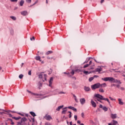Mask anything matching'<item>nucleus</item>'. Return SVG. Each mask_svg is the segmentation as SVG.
<instances>
[{
  "instance_id": "f257e3e1",
  "label": "nucleus",
  "mask_w": 125,
  "mask_h": 125,
  "mask_svg": "<svg viewBox=\"0 0 125 125\" xmlns=\"http://www.w3.org/2000/svg\"><path fill=\"white\" fill-rule=\"evenodd\" d=\"M94 98L95 101H96L97 99L98 101H99V102H101L102 103V102H101L100 100H104V101H107L108 103L110 104V101H109V99H108V98H104L103 96L100 94H95Z\"/></svg>"
},
{
  "instance_id": "f03ea898",
  "label": "nucleus",
  "mask_w": 125,
  "mask_h": 125,
  "mask_svg": "<svg viewBox=\"0 0 125 125\" xmlns=\"http://www.w3.org/2000/svg\"><path fill=\"white\" fill-rule=\"evenodd\" d=\"M102 81H104V82H110V83H121L120 81L115 79V78L113 77H106L102 78Z\"/></svg>"
},
{
  "instance_id": "7ed1b4c3",
  "label": "nucleus",
  "mask_w": 125,
  "mask_h": 125,
  "mask_svg": "<svg viewBox=\"0 0 125 125\" xmlns=\"http://www.w3.org/2000/svg\"><path fill=\"white\" fill-rule=\"evenodd\" d=\"M39 79H40L41 82H44L45 81H46V77H47V75L43 73H42L41 74L39 75Z\"/></svg>"
},
{
  "instance_id": "20e7f679",
  "label": "nucleus",
  "mask_w": 125,
  "mask_h": 125,
  "mask_svg": "<svg viewBox=\"0 0 125 125\" xmlns=\"http://www.w3.org/2000/svg\"><path fill=\"white\" fill-rule=\"evenodd\" d=\"M91 87L92 90H94V89H97V88H100V83H98L96 84L92 85Z\"/></svg>"
},
{
  "instance_id": "39448f33",
  "label": "nucleus",
  "mask_w": 125,
  "mask_h": 125,
  "mask_svg": "<svg viewBox=\"0 0 125 125\" xmlns=\"http://www.w3.org/2000/svg\"><path fill=\"white\" fill-rule=\"evenodd\" d=\"M44 118L47 121H50L51 120H52V117H51V116L50 115H48V114H46Z\"/></svg>"
},
{
  "instance_id": "423d86ee",
  "label": "nucleus",
  "mask_w": 125,
  "mask_h": 125,
  "mask_svg": "<svg viewBox=\"0 0 125 125\" xmlns=\"http://www.w3.org/2000/svg\"><path fill=\"white\" fill-rule=\"evenodd\" d=\"M80 103L82 105H83L85 103V99L84 98H81L80 99Z\"/></svg>"
},
{
  "instance_id": "0eeeda50",
  "label": "nucleus",
  "mask_w": 125,
  "mask_h": 125,
  "mask_svg": "<svg viewBox=\"0 0 125 125\" xmlns=\"http://www.w3.org/2000/svg\"><path fill=\"white\" fill-rule=\"evenodd\" d=\"M91 103L92 104V107H94V108H96V103H95V102H94V101H93V100H91Z\"/></svg>"
},
{
  "instance_id": "6e6552de",
  "label": "nucleus",
  "mask_w": 125,
  "mask_h": 125,
  "mask_svg": "<svg viewBox=\"0 0 125 125\" xmlns=\"http://www.w3.org/2000/svg\"><path fill=\"white\" fill-rule=\"evenodd\" d=\"M21 15H23V16H26L28 14V12L27 11H23L22 12H21Z\"/></svg>"
},
{
  "instance_id": "1a4fd4ad",
  "label": "nucleus",
  "mask_w": 125,
  "mask_h": 125,
  "mask_svg": "<svg viewBox=\"0 0 125 125\" xmlns=\"http://www.w3.org/2000/svg\"><path fill=\"white\" fill-rule=\"evenodd\" d=\"M108 125H119V124H118V122L113 120V124L109 123Z\"/></svg>"
},
{
  "instance_id": "9d476101",
  "label": "nucleus",
  "mask_w": 125,
  "mask_h": 125,
  "mask_svg": "<svg viewBox=\"0 0 125 125\" xmlns=\"http://www.w3.org/2000/svg\"><path fill=\"white\" fill-rule=\"evenodd\" d=\"M106 86H107L106 83H103L102 84L100 83V87H101V88H102V87H106Z\"/></svg>"
},
{
  "instance_id": "9b49d317",
  "label": "nucleus",
  "mask_w": 125,
  "mask_h": 125,
  "mask_svg": "<svg viewBox=\"0 0 125 125\" xmlns=\"http://www.w3.org/2000/svg\"><path fill=\"white\" fill-rule=\"evenodd\" d=\"M53 82V78L51 77L50 80L49 81V86H51L52 84V82Z\"/></svg>"
},
{
  "instance_id": "f8f14e48",
  "label": "nucleus",
  "mask_w": 125,
  "mask_h": 125,
  "mask_svg": "<svg viewBox=\"0 0 125 125\" xmlns=\"http://www.w3.org/2000/svg\"><path fill=\"white\" fill-rule=\"evenodd\" d=\"M84 90L85 91H90V88L85 86L84 87Z\"/></svg>"
},
{
  "instance_id": "ddd939ff",
  "label": "nucleus",
  "mask_w": 125,
  "mask_h": 125,
  "mask_svg": "<svg viewBox=\"0 0 125 125\" xmlns=\"http://www.w3.org/2000/svg\"><path fill=\"white\" fill-rule=\"evenodd\" d=\"M68 109H71V110H73V111H74L75 112H77V108L73 107V106H68Z\"/></svg>"
},
{
  "instance_id": "4468645a",
  "label": "nucleus",
  "mask_w": 125,
  "mask_h": 125,
  "mask_svg": "<svg viewBox=\"0 0 125 125\" xmlns=\"http://www.w3.org/2000/svg\"><path fill=\"white\" fill-rule=\"evenodd\" d=\"M111 118H112V119H117V114H111Z\"/></svg>"
},
{
  "instance_id": "2eb2a0df",
  "label": "nucleus",
  "mask_w": 125,
  "mask_h": 125,
  "mask_svg": "<svg viewBox=\"0 0 125 125\" xmlns=\"http://www.w3.org/2000/svg\"><path fill=\"white\" fill-rule=\"evenodd\" d=\"M118 101H119V104H120V105H124V102H123V101H122L121 99H118Z\"/></svg>"
},
{
  "instance_id": "dca6fc26",
  "label": "nucleus",
  "mask_w": 125,
  "mask_h": 125,
  "mask_svg": "<svg viewBox=\"0 0 125 125\" xmlns=\"http://www.w3.org/2000/svg\"><path fill=\"white\" fill-rule=\"evenodd\" d=\"M53 53V51H48L46 53L45 55H49V54H51Z\"/></svg>"
},
{
  "instance_id": "f3484780",
  "label": "nucleus",
  "mask_w": 125,
  "mask_h": 125,
  "mask_svg": "<svg viewBox=\"0 0 125 125\" xmlns=\"http://www.w3.org/2000/svg\"><path fill=\"white\" fill-rule=\"evenodd\" d=\"M95 71L96 72H101V71H102V68L101 67L96 68Z\"/></svg>"
},
{
  "instance_id": "a211bd4d",
  "label": "nucleus",
  "mask_w": 125,
  "mask_h": 125,
  "mask_svg": "<svg viewBox=\"0 0 125 125\" xmlns=\"http://www.w3.org/2000/svg\"><path fill=\"white\" fill-rule=\"evenodd\" d=\"M64 107V105H61L58 107V108L56 109L57 111H60L61 109H62Z\"/></svg>"
},
{
  "instance_id": "6ab92c4d",
  "label": "nucleus",
  "mask_w": 125,
  "mask_h": 125,
  "mask_svg": "<svg viewBox=\"0 0 125 125\" xmlns=\"http://www.w3.org/2000/svg\"><path fill=\"white\" fill-rule=\"evenodd\" d=\"M12 119H13L14 120H15L16 121H18L19 120H20V119H21V117H13Z\"/></svg>"
},
{
  "instance_id": "aec40b11",
  "label": "nucleus",
  "mask_w": 125,
  "mask_h": 125,
  "mask_svg": "<svg viewBox=\"0 0 125 125\" xmlns=\"http://www.w3.org/2000/svg\"><path fill=\"white\" fill-rule=\"evenodd\" d=\"M99 92H101L102 93H104V92H105V91H104V89H103V88H101L99 89Z\"/></svg>"
},
{
  "instance_id": "412c9836",
  "label": "nucleus",
  "mask_w": 125,
  "mask_h": 125,
  "mask_svg": "<svg viewBox=\"0 0 125 125\" xmlns=\"http://www.w3.org/2000/svg\"><path fill=\"white\" fill-rule=\"evenodd\" d=\"M33 95H35V96H37L38 98H40V97L42 96V95L40 94H35V93H33Z\"/></svg>"
},
{
  "instance_id": "4be33fe9",
  "label": "nucleus",
  "mask_w": 125,
  "mask_h": 125,
  "mask_svg": "<svg viewBox=\"0 0 125 125\" xmlns=\"http://www.w3.org/2000/svg\"><path fill=\"white\" fill-rule=\"evenodd\" d=\"M30 114L31 115V116H32L33 117H36V116H37V115H36V114L35 113V112H30Z\"/></svg>"
},
{
  "instance_id": "5701e85b",
  "label": "nucleus",
  "mask_w": 125,
  "mask_h": 125,
  "mask_svg": "<svg viewBox=\"0 0 125 125\" xmlns=\"http://www.w3.org/2000/svg\"><path fill=\"white\" fill-rule=\"evenodd\" d=\"M36 59L38 61H40V62H42V60H41V57L40 56H37L36 57Z\"/></svg>"
},
{
  "instance_id": "b1692460",
  "label": "nucleus",
  "mask_w": 125,
  "mask_h": 125,
  "mask_svg": "<svg viewBox=\"0 0 125 125\" xmlns=\"http://www.w3.org/2000/svg\"><path fill=\"white\" fill-rule=\"evenodd\" d=\"M20 4L21 6H23V4H24V0H21L20 2Z\"/></svg>"
},
{
  "instance_id": "393cba45",
  "label": "nucleus",
  "mask_w": 125,
  "mask_h": 125,
  "mask_svg": "<svg viewBox=\"0 0 125 125\" xmlns=\"http://www.w3.org/2000/svg\"><path fill=\"white\" fill-rule=\"evenodd\" d=\"M103 110L105 112H107V111H108V108L106 106H104L103 107Z\"/></svg>"
},
{
  "instance_id": "a878e982",
  "label": "nucleus",
  "mask_w": 125,
  "mask_h": 125,
  "mask_svg": "<svg viewBox=\"0 0 125 125\" xmlns=\"http://www.w3.org/2000/svg\"><path fill=\"white\" fill-rule=\"evenodd\" d=\"M73 97H74L76 102L78 103L79 102L78 101V99H77V96H76V95H75V94H73Z\"/></svg>"
},
{
  "instance_id": "bb28decb",
  "label": "nucleus",
  "mask_w": 125,
  "mask_h": 125,
  "mask_svg": "<svg viewBox=\"0 0 125 125\" xmlns=\"http://www.w3.org/2000/svg\"><path fill=\"white\" fill-rule=\"evenodd\" d=\"M27 121V119L25 117H23L21 119V122H26Z\"/></svg>"
},
{
  "instance_id": "cd10ccee",
  "label": "nucleus",
  "mask_w": 125,
  "mask_h": 125,
  "mask_svg": "<svg viewBox=\"0 0 125 125\" xmlns=\"http://www.w3.org/2000/svg\"><path fill=\"white\" fill-rule=\"evenodd\" d=\"M10 18H11V19H12L13 20H16V17H14V16H11Z\"/></svg>"
},
{
  "instance_id": "c85d7f7f",
  "label": "nucleus",
  "mask_w": 125,
  "mask_h": 125,
  "mask_svg": "<svg viewBox=\"0 0 125 125\" xmlns=\"http://www.w3.org/2000/svg\"><path fill=\"white\" fill-rule=\"evenodd\" d=\"M89 66V64H87L83 66V69H85V68H87V67H88Z\"/></svg>"
},
{
  "instance_id": "c756f323",
  "label": "nucleus",
  "mask_w": 125,
  "mask_h": 125,
  "mask_svg": "<svg viewBox=\"0 0 125 125\" xmlns=\"http://www.w3.org/2000/svg\"><path fill=\"white\" fill-rule=\"evenodd\" d=\"M23 77H24V75H23V74H21L19 75V78L20 79H23Z\"/></svg>"
},
{
  "instance_id": "7c9ffc66",
  "label": "nucleus",
  "mask_w": 125,
  "mask_h": 125,
  "mask_svg": "<svg viewBox=\"0 0 125 125\" xmlns=\"http://www.w3.org/2000/svg\"><path fill=\"white\" fill-rule=\"evenodd\" d=\"M83 73L85 74V75H88V74H89V73L88 72V71H84Z\"/></svg>"
},
{
  "instance_id": "2f4dec72",
  "label": "nucleus",
  "mask_w": 125,
  "mask_h": 125,
  "mask_svg": "<svg viewBox=\"0 0 125 125\" xmlns=\"http://www.w3.org/2000/svg\"><path fill=\"white\" fill-rule=\"evenodd\" d=\"M94 77H91L89 79V82H91L92 81H93V79H94Z\"/></svg>"
},
{
  "instance_id": "473e14b6",
  "label": "nucleus",
  "mask_w": 125,
  "mask_h": 125,
  "mask_svg": "<svg viewBox=\"0 0 125 125\" xmlns=\"http://www.w3.org/2000/svg\"><path fill=\"white\" fill-rule=\"evenodd\" d=\"M26 1L27 3H31V2H32V0H26Z\"/></svg>"
},
{
  "instance_id": "72a5a7b5",
  "label": "nucleus",
  "mask_w": 125,
  "mask_h": 125,
  "mask_svg": "<svg viewBox=\"0 0 125 125\" xmlns=\"http://www.w3.org/2000/svg\"><path fill=\"white\" fill-rule=\"evenodd\" d=\"M68 113H69V118H72V112L68 111Z\"/></svg>"
},
{
  "instance_id": "f704fd0d",
  "label": "nucleus",
  "mask_w": 125,
  "mask_h": 125,
  "mask_svg": "<svg viewBox=\"0 0 125 125\" xmlns=\"http://www.w3.org/2000/svg\"><path fill=\"white\" fill-rule=\"evenodd\" d=\"M10 1H12V2H17L18 0H10Z\"/></svg>"
},
{
  "instance_id": "c9c22d12",
  "label": "nucleus",
  "mask_w": 125,
  "mask_h": 125,
  "mask_svg": "<svg viewBox=\"0 0 125 125\" xmlns=\"http://www.w3.org/2000/svg\"><path fill=\"white\" fill-rule=\"evenodd\" d=\"M74 119L75 121H77L78 120V116L77 115H74Z\"/></svg>"
},
{
  "instance_id": "e433bc0d",
  "label": "nucleus",
  "mask_w": 125,
  "mask_h": 125,
  "mask_svg": "<svg viewBox=\"0 0 125 125\" xmlns=\"http://www.w3.org/2000/svg\"><path fill=\"white\" fill-rule=\"evenodd\" d=\"M66 111H67V110H62V114H66Z\"/></svg>"
},
{
  "instance_id": "4c0bfd02",
  "label": "nucleus",
  "mask_w": 125,
  "mask_h": 125,
  "mask_svg": "<svg viewBox=\"0 0 125 125\" xmlns=\"http://www.w3.org/2000/svg\"><path fill=\"white\" fill-rule=\"evenodd\" d=\"M28 75L29 76H31V75H32V70H30L29 72H28Z\"/></svg>"
},
{
  "instance_id": "58836bf2",
  "label": "nucleus",
  "mask_w": 125,
  "mask_h": 125,
  "mask_svg": "<svg viewBox=\"0 0 125 125\" xmlns=\"http://www.w3.org/2000/svg\"><path fill=\"white\" fill-rule=\"evenodd\" d=\"M81 116L82 118H84V113H83V112L82 113Z\"/></svg>"
},
{
  "instance_id": "ea45409f",
  "label": "nucleus",
  "mask_w": 125,
  "mask_h": 125,
  "mask_svg": "<svg viewBox=\"0 0 125 125\" xmlns=\"http://www.w3.org/2000/svg\"><path fill=\"white\" fill-rule=\"evenodd\" d=\"M45 125H51V124H50V123L47 122V123H46L45 124Z\"/></svg>"
},
{
  "instance_id": "a19ab883",
  "label": "nucleus",
  "mask_w": 125,
  "mask_h": 125,
  "mask_svg": "<svg viewBox=\"0 0 125 125\" xmlns=\"http://www.w3.org/2000/svg\"><path fill=\"white\" fill-rule=\"evenodd\" d=\"M71 74H72V76H74V74H75V72L74 70H72L71 72Z\"/></svg>"
},
{
  "instance_id": "79ce46f5",
  "label": "nucleus",
  "mask_w": 125,
  "mask_h": 125,
  "mask_svg": "<svg viewBox=\"0 0 125 125\" xmlns=\"http://www.w3.org/2000/svg\"><path fill=\"white\" fill-rule=\"evenodd\" d=\"M90 58H89L88 61H86L84 62V63H87V62H88V61H90Z\"/></svg>"
},
{
  "instance_id": "37998d69",
  "label": "nucleus",
  "mask_w": 125,
  "mask_h": 125,
  "mask_svg": "<svg viewBox=\"0 0 125 125\" xmlns=\"http://www.w3.org/2000/svg\"><path fill=\"white\" fill-rule=\"evenodd\" d=\"M31 41H35V37H33L32 38H30Z\"/></svg>"
},
{
  "instance_id": "c03bdc74",
  "label": "nucleus",
  "mask_w": 125,
  "mask_h": 125,
  "mask_svg": "<svg viewBox=\"0 0 125 125\" xmlns=\"http://www.w3.org/2000/svg\"><path fill=\"white\" fill-rule=\"evenodd\" d=\"M37 3H38V0H37L32 5L30 6H33V5H35V4H37Z\"/></svg>"
},
{
  "instance_id": "a18cd8bd",
  "label": "nucleus",
  "mask_w": 125,
  "mask_h": 125,
  "mask_svg": "<svg viewBox=\"0 0 125 125\" xmlns=\"http://www.w3.org/2000/svg\"><path fill=\"white\" fill-rule=\"evenodd\" d=\"M59 93V94H65V92H60Z\"/></svg>"
},
{
  "instance_id": "49530a36",
  "label": "nucleus",
  "mask_w": 125,
  "mask_h": 125,
  "mask_svg": "<svg viewBox=\"0 0 125 125\" xmlns=\"http://www.w3.org/2000/svg\"><path fill=\"white\" fill-rule=\"evenodd\" d=\"M109 99H110V100H112V101H113V100H114V99L111 98V97H109Z\"/></svg>"
},
{
  "instance_id": "de8ad7c7",
  "label": "nucleus",
  "mask_w": 125,
  "mask_h": 125,
  "mask_svg": "<svg viewBox=\"0 0 125 125\" xmlns=\"http://www.w3.org/2000/svg\"><path fill=\"white\" fill-rule=\"evenodd\" d=\"M116 86L118 87V88H120V84H117Z\"/></svg>"
},
{
  "instance_id": "09e8293b",
  "label": "nucleus",
  "mask_w": 125,
  "mask_h": 125,
  "mask_svg": "<svg viewBox=\"0 0 125 125\" xmlns=\"http://www.w3.org/2000/svg\"><path fill=\"white\" fill-rule=\"evenodd\" d=\"M67 77H69V78H70L71 75H70V73H69V74H67Z\"/></svg>"
},
{
  "instance_id": "8fccbe9b",
  "label": "nucleus",
  "mask_w": 125,
  "mask_h": 125,
  "mask_svg": "<svg viewBox=\"0 0 125 125\" xmlns=\"http://www.w3.org/2000/svg\"><path fill=\"white\" fill-rule=\"evenodd\" d=\"M120 88H121V90H125V88H124V87H122Z\"/></svg>"
},
{
  "instance_id": "3c124183",
  "label": "nucleus",
  "mask_w": 125,
  "mask_h": 125,
  "mask_svg": "<svg viewBox=\"0 0 125 125\" xmlns=\"http://www.w3.org/2000/svg\"><path fill=\"white\" fill-rule=\"evenodd\" d=\"M63 74H64L65 75H68V74H69V72H64Z\"/></svg>"
},
{
  "instance_id": "603ef678",
  "label": "nucleus",
  "mask_w": 125,
  "mask_h": 125,
  "mask_svg": "<svg viewBox=\"0 0 125 125\" xmlns=\"http://www.w3.org/2000/svg\"><path fill=\"white\" fill-rule=\"evenodd\" d=\"M91 64H92V61H90L89 65H91Z\"/></svg>"
},
{
  "instance_id": "864d4df0",
  "label": "nucleus",
  "mask_w": 125,
  "mask_h": 125,
  "mask_svg": "<svg viewBox=\"0 0 125 125\" xmlns=\"http://www.w3.org/2000/svg\"><path fill=\"white\" fill-rule=\"evenodd\" d=\"M47 59H52V58H50V57H47Z\"/></svg>"
},
{
  "instance_id": "5fc2aeb1",
  "label": "nucleus",
  "mask_w": 125,
  "mask_h": 125,
  "mask_svg": "<svg viewBox=\"0 0 125 125\" xmlns=\"http://www.w3.org/2000/svg\"><path fill=\"white\" fill-rule=\"evenodd\" d=\"M77 124H81V121H80V120H78V121H77Z\"/></svg>"
},
{
  "instance_id": "6e6d98bb",
  "label": "nucleus",
  "mask_w": 125,
  "mask_h": 125,
  "mask_svg": "<svg viewBox=\"0 0 125 125\" xmlns=\"http://www.w3.org/2000/svg\"><path fill=\"white\" fill-rule=\"evenodd\" d=\"M93 78H98V76H97V75H95L94 76Z\"/></svg>"
},
{
  "instance_id": "4d7b16f0",
  "label": "nucleus",
  "mask_w": 125,
  "mask_h": 125,
  "mask_svg": "<svg viewBox=\"0 0 125 125\" xmlns=\"http://www.w3.org/2000/svg\"><path fill=\"white\" fill-rule=\"evenodd\" d=\"M104 2V0H101V3H103Z\"/></svg>"
},
{
  "instance_id": "13d9d810",
  "label": "nucleus",
  "mask_w": 125,
  "mask_h": 125,
  "mask_svg": "<svg viewBox=\"0 0 125 125\" xmlns=\"http://www.w3.org/2000/svg\"><path fill=\"white\" fill-rule=\"evenodd\" d=\"M100 108H103V105H102V104H100Z\"/></svg>"
},
{
  "instance_id": "bf43d9fd",
  "label": "nucleus",
  "mask_w": 125,
  "mask_h": 125,
  "mask_svg": "<svg viewBox=\"0 0 125 125\" xmlns=\"http://www.w3.org/2000/svg\"><path fill=\"white\" fill-rule=\"evenodd\" d=\"M18 114H19V115H21V116H24L23 114H21V113H19Z\"/></svg>"
},
{
  "instance_id": "052dcab7",
  "label": "nucleus",
  "mask_w": 125,
  "mask_h": 125,
  "mask_svg": "<svg viewBox=\"0 0 125 125\" xmlns=\"http://www.w3.org/2000/svg\"><path fill=\"white\" fill-rule=\"evenodd\" d=\"M69 124H70V125H73V124H72V122H70L69 123Z\"/></svg>"
},
{
  "instance_id": "680f3d73",
  "label": "nucleus",
  "mask_w": 125,
  "mask_h": 125,
  "mask_svg": "<svg viewBox=\"0 0 125 125\" xmlns=\"http://www.w3.org/2000/svg\"><path fill=\"white\" fill-rule=\"evenodd\" d=\"M9 117H12V115L11 114H9Z\"/></svg>"
},
{
  "instance_id": "e2e57ef3",
  "label": "nucleus",
  "mask_w": 125,
  "mask_h": 125,
  "mask_svg": "<svg viewBox=\"0 0 125 125\" xmlns=\"http://www.w3.org/2000/svg\"><path fill=\"white\" fill-rule=\"evenodd\" d=\"M46 3H48V0H46Z\"/></svg>"
},
{
  "instance_id": "0e129e2a",
  "label": "nucleus",
  "mask_w": 125,
  "mask_h": 125,
  "mask_svg": "<svg viewBox=\"0 0 125 125\" xmlns=\"http://www.w3.org/2000/svg\"><path fill=\"white\" fill-rule=\"evenodd\" d=\"M27 92H29V93H31V91H29V90H27Z\"/></svg>"
},
{
  "instance_id": "69168bd1",
  "label": "nucleus",
  "mask_w": 125,
  "mask_h": 125,
  "mask_svg": "<svg viewBox=\"0 0 125 125\" xmlns=\"http://www.w3.org/2000/svg\"><path fill=\"white\" fill-rule=\"evenodd\" d=\"M11 124V125H14V122H12Z\"/></svg>"
},
{
  "instance_id": "338daca9",
  "label": "nucleus",
  "mask_w": 125,
  "mask_h": 125,
  "mask_svg": "<svg viewBox=\"0 0 125 125\" xmlns=\"http://www.w3.org/2000/svg\"><path fill=\"white\" fill-rule=\"evenodd\" d=\"M2 69V68H1V67L0 66V71Z\"/></svg>"
},
{
  "instance_id": "774afa93",
  "label": "nucleus",
  "mask_w": 125,
  "mask_h": 125,
  "mask_svg": "<svg viewBox=\"0 0 125 125\" xmlns=\"http://www.w3.org/2000/svg\"><path fill=\"white\" fill-rule=\"evenodd\" d=\"M11 33H13V30H11Z\"/></svg>"
}]
</instances>
